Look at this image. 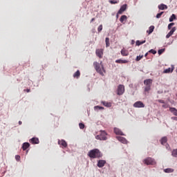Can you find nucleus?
Segmentation results:
<instances>
[{
	"label": "nucleus",
	"instance_id": "nucleus-31",
	"mask_svg": "<svg viewBox=\"0 0 177 177\" xmlns=\"http://www.w3.org/2000/svg\"><path fill=\"white\" fill-rule=\"evenodd\" d=\"M165 172L167 174H171V172H174V169H165Z\"/></svg>",
	"mask_w": 177,
	"mask_h": 177
},
{
	"label": "nucleus",
	"instance_id": "nucleus-30",
	"mask_svg": "<svg viewBox=\"0 0 177 177\" xmlns=\"http://www.w3.org/2000/svg\"><path fill=\"white\" fill-rule=\"evenodd\" d=\"M94 110L97 111V110H104V108L102 106H94Z\"/></svg>",
	"mask_w": 177,
	"mask_h": 177
},
{
	"label": "nucleus",
	"instance_id": "nucleus-27",
	"mask_svg": "<svg viewBox=\"0 0 177 177\" xmlns=\"http://www.w3.org/2000/svg\"><path fill=\"white\" fill-rule=\"evenodd\" d=\"M105 42H106V47L109 48V46H110V39L109 37H106L105 39Z\"/></svg>",
	"mask_w": 177,
	"mask_h": 177
},
{
	"label": "nucleus",
	"instance_id": "nucleus-42",
	"mask_svg": "<svg viewBox=\"0 0 177 177\" xmlns=\"http://www.w3.org/2000/svg\"><path fill=\"white\" fill-rule=\"evenodd\" d=\"M158 102L159 103H162L163 104H165V101L162 100H158Z\"/></svg>",
	"mask_w": 177,
	"mask_h": 177
},
{
	"label": "nucleus",
	"instance_id": "nucleus-17",
	"mask_svg": "<svg viewBox=\"0 0 177 177\" xmlns=\"http://www.w3.org/2000/svg\"><path fill=\"white\" fill-rule=\"evenodd\" d=\"M115 63H118L119 64H125L128 63V60L127 59H117L115 60Z\"/></svg>",
	"mask_w": 177,
	"mask_h": 177
},
{
	"label": "nucleus",
	"instance_id": "nucleus-39",
	"mask_svg": "<svg viewBox=\"0 0 177 177\" xmlns=\"http://www.w3.org/2000/svg\"><path fill=\"white\" fill-rule=\"evenodd\" d=\"M149 53H152L153 55H156V53H157V51H156V50H150L149 51Z\"/></svg>",
	"mask_w": 177,
	"mask_h": 177
},
{
	"label": "nucleus",
	"instance_id": "nucleus-8",
	"mask_svg": "<svg viewBox=\"0 0 177 177\" xmlns=\"http://www.w3.org/2000/svg\"><path fill=\"white\" fill-rule=\"evenodd\" d=\"M95 54L100 59H102V57H103V49H97L95 51Z\"/></svg>",
	"mask_w": 177,
	"mask_h": 177
},
{
	"label": "nucleus",
	"instance_id": "nucleus-26",
	"mask_svg": "<svg viewBox=\"0 0 177 177\" xmlns=\"http://www.w3.org/2000/svg\"><path fill=\"white\" fill-rule=\"evenodd\" d=\"M102 104L105 106V107H111V102H102Z\"/></svg>",
	"mask_w": 177,
	"mask_h": 177
},
{
	"label": "nucleus",
	"instance_id": "nucleus-21",
	"mask_svg": "<svg viewBox=\"0 0 177 177\" xmlns=\"http://www.w3.org/2000/svg\"><path fill=\"white\" fill-rule=\"evenodd\" d=\"M172 71H174V68L173 67L172 68H168L165 69L164 71V73L165 74H169V73H172Z\"/></svg>",
	"mask_w": 177,
	"mask_h": 177
},
{
	"label": "nucleus",
	"instance_id": "nucleus-32",
	"mask_svg": "<svg viewBox=\"0 0 177 177\" xmlns=\"http://www.w3.org/2000/svg\"><path fill=\"white\" fill-rule=\"evenodd\" d=\"M171 155L173 156V157H177V149H174L172 151Z\"/></svg>",
	"mask_w": 177,
	"mask_h": 177
},
{
	"label": "nucleus",
	"instance_id": "nucleus-15",
	"mask_svg": "<svg viewBox=\"0 0 177 177\" xmlns=\"http://www.w3.org/2000/svg\"><path fill=\"white\" fill-rule=\"evenodd\" d=\"M114 133L115 135H121L122 136H124V133H122V131L117 127L114 129Z\"/></svg>",
	"mask_w": 177,
	"mask_h": 177
},
{
	"label": "nucleus",
	"instance_id": "nucleus-33",
	"mask_svg": "<svg viewBox=\"0 0 177 177\" xmlns=\"http://www.w3.org/2000/svg\"><path fill=\"white\" fill-rule=\"evenodd\" d=\"M163 14H164V12H161L160 13H158L156 15V19H160V17H161V16H162Z\"/></svg>",
	"mask_w": 177,
	"mask_h": 177
},
{
	"label": "nucleus",
	"instance_id": "nucleus-23",
	"mask_svg": "<svg viewBox=\"0 0 177 177\" xmlns=\"http://www.w3.org/2000/svg\"><path fill=\"white\" fill-rule=\"evenodd\" d=\"M153 31H154V26H151L147 32L149 34V35H150Z\"/></svg>",
	"mask_w": 177,
	"mask_h": 177
},
{
	"label": "nucleus",
	"instance_id": "nucleus-34",
	"mask_svg": "<svg viewBox=\"0 0 177 177\" xmlns=\"http://www.w3.org/2000/svg\"><path fill=\"white\" fill-rule=\"evenodd\" d=\"M103 30V25H100L97 28L98 32H100Z\"/></svg>",
	"mask_w": 177,
	"mask_h": 177
},
{
	"label": "nucleus",
	"instance_id": "nucleus-1",
	"mask_svg": "<svg viewBox=\"0 0 177 177\" xmlns=\"http://www.w3.org/2000/svg\"><path fill=\"white\" fill-rule=\"evenodd\" d=\"M93 66L97 73H98V74L104 77V74H106V69H104V66L103 65V62L102 61L100 63L97 62H94Z\"/></svg>",
	"mask_w": 177,
	"mask_h": 177
},
{
	"label": "nucleus",
	"instance_id": "nucleus-6",
	"mask_svg": "<svg viewBox=\"0 0 177 177\" xmlns=\"http://www.w3.org/2000/svg\"><path fill=\"white\" fill-rule=\"evenodd\" d=\"M124 92H125V86H124V85L120 84L118 87L117 94L119 96H121V95H124Z\"/></svg>",
	"mask_w": 177,
	"mask_h": 177
},
{
	"label": "nucleus",
	"instance_id": "nucleus-35",
	"mask_svg": "<svg viewBox=\"0 0 177 177\" xmlns=\"http://www.w3.org/2000/svg\"><path fill=\"white\" fill-rule=\"evenodd\" d=\"M175 26V23H170L169 25H168V30H171V28H172V26Z\"/></svg>",
	"mask_w": 177,
	"mask_h": 177
},
{
	"label": "nucleus",
	"instance_id": "nucleus-22",
	"mask_svg": "<svg viewBox=\"0 0 177 177\" xmlns=\"http://www.w3.org/2000/svg\"><path fill=\"white\" fill-rule=\"evenodd\" d=\"M167 142H168V139L167 138V137H163L160 140L161 145H165L167 143Z\"/></svg>",
	"mask_w": 177,
	"mask_h": 177
},
{
	"label": "nucleus",
	"instance_id": "nucleus-4",
	"mask_svg": "<svg viewBox=\"0 0 177 177\" xmlns=\"http://www.w3.org/2000/svg\"><path fill=\"white\" fill-rule=\"evenodd\" d=\"M95 138L98 140H107V133L104 131H101L100 134L95 136Z\"/></svg>",
	"mask_w": 177,
	"mask_h": 177
},
{
	"label": "nucleus",
	"instance_id": "nucleus-7",
	"mask_svg": "<svg viewBox=\"0 0 177 177\" xmlns=\"http://www.w3.org/2000/svg\"><path fill=\"white\" fill-rule=\"evenodd\" d=\"M133 106L136 109H142L145 107V104H143L141 101H137L133 104Z\"/></svg>",
	"mask_w": 177,
	"mask_h": 177
},
{
	"label": "nucleus",
	"instance_id": "nucleus-2",
	"mask_svg": "<svg viewBox=\"0 0 177 177\" xmlns=\"http://www.w3.org/2000/svg\"><path fill=\"white\" fill-rule=\"evenodd\" d=\"M88 156L90 158H100L102 157V153H100L99 149H94L89 151Z\"/></svg>",
	"mask_w": 177,
	"mask_h": 177
},
{
	"label": "nucleus",
	"instance_id": "nucleus-36",
	"mask_svg": "<svg viewBox=\"0 0 177 177\" xmlns=\"http://www.w3.org/2000/svg\"><path fill=\"white\" fill-rule=\"evenodd\" d=\"M110 3H111L112 5H115V3H118V1H115V0H111L109 1Z\"/></svg>",
	"mask_w": 177,
	"mask_h": 177
},
{
	"label": "nucleus",
	"instance_id": "nucleus-9",
	"mask_svg": "<svg viewBox=\"0 0 177 177\" xmlns=\"http://www.w3.org/2000/svg\"><path fill=\"white\" fill-rule=\"evenodd\" d=\"M127 10V4L122 6L118 12V15H122Z\"/></svg>",
	"mask_w": 177,
	"mask_h": 177
},
{
	"label": "nucleus",
	"instance_id": "nucleus-25",
	"mask_svg": "<svg viewBox=\"0 0 177 177\" xmlns=\"http://www.w3.org/2000/svg\"><path fill=\"white\" fill-rule=\"evenodd\" d=\"M145 43H146V40H144V41H142L138 40V41L136 42L137 46H140V45H143V44H145Z\"/></svg>",
	"mask_w": 177,
	"mask_h": 177
},
{
	"label": "nucleus",
	"instance_id": "nucleus-37",
	"mask_svg": "<svg viewBox=\"0 0 177 177\" xmlns=\"http://www.w3.org/2000/svg\"><path fill=\"white\" fill-rule=\"evenodd\" d=\"M141 59H143V55L137 56L136 60V62H139Z\"/></svg>",
	"mask_w": 177,
	"mask_h": 177
},
{
	"label": "nucleus",
	"instance_id": "nucleus-3",
	"mask_svg": "<svg viewBox=\"0 0 177 177\" xmlns=\"http://www.w3.org/2000/svg\"><path fill=\"white\" fill-rule=\"evenodd\" d=\"M151 84H153V80L147 79L144 81V85H145L144 88L145 92H150L151 89Z\"/></svg>",
	"mask_w": 177,
	"mask_h": 177
},
{
	"label": "nucleus",
	"instance_id": "nucleus-5",
	"mask_svg": "<svg viewBox=\"0 0 177 177\" xmlns=\"http://www.w3.org/2000/svg\"><path fill=\"white\" fill-rule=\"evenodd\" d=\"M144 164L146 165H156V160L152 158H147L143 160Z\"/></svg>",
	"mask_w": 177,
	"mask_h": 177
},
{
	"label": "nucleus",
	"instance_id": "nucleus-46",
	"mask_svg": "<svg viewBox=\"0 0 177 177\" xmlns=\"http://www.w3.org/2000/svg\"><path fill=\"white\" fill-rule=\"evenodd\" d=\"M21 124H23V122H21V121L19 122V125H21Z\"/></svg>",
	"mask_w": 177,
	"mask_h": 177
},
{
	"label": "nucleus",
	"instance_id": "nucleus-38",
	"mask_svg": "<svg viewBox=\"0 0 177 177\" xmlns=\"http://www.w3.org/2000/svg\"><path fill=\"white\" fill-rule=\"evenodd\" d=\"M79 127L80 129H84V128H85V124H84V123H80Z\"/></svg>",
	"mask_w": 177,
	"mask_h": 177
},
{
	"label": "nucleus",
	"instance_id": "nucleus-12",
	"mask_svg": "<svg viewBox=\"0 0 177 177\" xmlns=\"http://www.w3.org/2000/svg\"><path fill=\"white\" fill-rule=\"evenodd\" d=\"M106 165V160H100L97 162V167L98 168H103Z\"/></svg>",
	"mask_w": 177,
	"mask_h": 177
},
{
	"label": "nucleus",
	"instance_id": "nucleus-40",
	"mask_svg": "<svg viewBox=\"0 0 177 177\" xmlns=\"http://www.w3.org/2000/svg\"><path fill=\"white\" fill-rule=\"evenodd\" d=\"M164 50H165V49H160L158 51V55H162V53H164Z\"/></svg>",
	"mask_w": 177,
	"mask_h": 177
},
{
	"label": "nucleus",
	"instance_id": "nucleus-41",
	"mask_svg": "<svg viewBox=\"0 0 177 177\" xmlns=\"http://www.w3.org/2000/svg\"><path fill=\"white\" fill-rule=\"evenodd\" d=\"M15 159H16L17 161H20V156L16 155L15 156Z\"/></svg>",
	"mask_w": 177,
	"mask_h": 177
},
{
	"label": "nucleus",
	"instance_id": "nucleus-19",
	"mask_svg": "<svg viewBox=\"0 0 177 177\" xmlns=\"http://www.w3.org/2000/svg\"><path fill=\"white\" fill-rule=\"evenodd\" d=\"M169 111L177 117V109L176 108H169Z\"/></svg>",
	"mask_w": 177,
	"mask_h": 177
},
{
	"label": "nucleus",
	"instance_id": "nucleus-29",
	"mask_svg": "<svg viewBox=\"0 0 177 177\" xmlns=\"http://www.w3.org/2000/svg\"><path fill=\"white\" fill-rule=\"evenodd\" d=\"M127 15H122L120 19V21L121 23H124V21L127 20Z\"/></svg>",
	"mask_w": 177,
	"mask_h": 177
},
{
	"label": "nucleus",
	"instance_id": "nucleus-18",
	"mask_svg": "<svg viewBox=\"0 0 177 177\" xmlns=\"http://www.w3.org/2000/svg\"><path fill=\"white\" fill-rule=\"evenodd\" d=\"M30 147V143L24 142L22 145V149L24 151L27 150Z\"/></svg>",
	"mask_w": 177,
	"mask_h": 177
},
{
	"label": "nucleus",
	"instance_id": "nucleus-13",
	"mask_svg": "<svg viewBox=\"0 0 177 177\" xmlns=\"http://www.w3.org/2000/svg\"><path fill=\"white\" fill-rule=\"evenodd\" d=\"M29 142L32 143V145H38L39 143V139L37 138H32L29 140Z\"/></svg>",
	"mask_w": 177,
	"mask_h": 177
},
{
	"label": "nucleus",
	"instance_id": "nucleus-44",
	"mask_svg": "<svg viewBox=\"0 0 177 177\" xmlns=\"http://www.w3.org/2000/svg\"><path fill=\"white\" fill-rule=\"evenodd\" d=\"M171 120H173L174 121H177V117H171Z\"/></svg>",
	"mask_w": 177,
	"mask_h": 177
},
{
	"label": "nucleus",
	"instance_id": "nucleus-28",
	"mask_svg": "<svg viewBox=\"0 0 177 177\" xmlns=\"http://www.w3.org/2000/svg\"><path fill=\"white\" fill-rule=\"evenodd\" d=\"M175 19H176V15H175V14H172L169 20L170 22H172Z\"/></svg>",
	"mask_w": 177,
	"mask_h": 177
},
{
	"label": "nucleus",
	"instance_id": "nucleus-10",
	"mask_svg": "<svg viewBox=\"0 0 177 177\" xmlns=\"http://www.w3.org/2000/svg\"><path fill=\"white\" fill-rule=\"evenodd\" d=\"M58 145H59V146H61L62 149L67 147V142L64 140H59L58 141Z\"/></svg>",
	"mask_w": 177,
	"mask_h": 177
},
{
	"label": "nucleus",
	"instance_id": "nucleus-11",
	"mask_svg": "<svg viewBox=\"0 0 177 177\" xmlns=\"http://www.w3.org/2000/svg\"><path fill=\"white\" fill-rule=\"evenodd\" d=\"M117 139L119 140V142H121V143H123L124 145H127V143H128V140H127V139L124 137L118 136Z\"/></svg>",
	"mask_w": 177,
	"mask_h": 177
},
{
	"label": "nucleus",
	"instance_id": "nucleus-43",
	"mask_svg": "<svg viewBox=\"0 0 177 177\" xmlns=\"http://www.w3.org/2000/svg\"><path fill=\"white\" fill-rule=\"evenodd\" d=\"M162 107H163V109H168V104H164Z\"/></svg>",
	"mask_w": 177,
	"mask_h": 177
},
{
	"label": "nucleus",
	"instance_id": "nucleus-47",
	"mask_svg": "<svg viewBox=\"0 0 177 177\" xmlns=\"http://www.w3.org/2000/svg\"><path fill=\"white\" fill-rule=\"evenodd\" d=\"M147 55H149V53H147L145 54V57H147Z\"/></svg>",
	"mask_w": 177,
	"mask_h": 177
},
{
	"label": "nucleus",
	"instance_id": "nucleus-20",
	"mask_svg": "<svg viewBox=\"0 0 177 177\" xmlns=\"http://www.w3.org/2000/svg\"><path fill=\"white\" fill-rule=\"evenodd\" d=\"M158 9L160 10H164L165 9H168V6H167L165 4H160L158 6Z\"/></svg>",
	"mask_w": 177,
	"mask_h": 177
},
{
	"label": "nucleus",
	"instance_id": "nucleus-45",
	"mask_svg": "<svg viewBox=\"0 0 177 177\" xmlns=\"http://www.w3.org/2000/svg\"><path fill=\"white\" fill-rule=\"evenodd\" d=\"M92 21H95V18H92L91 20V23H92Z\"/></svg>",
	"mask_w": 177,
	"mask_h": 177
},
{
	"label": "nucleus",
	"instance_id": "nucleus-16",
	"mask_svg": "<svg viewBox=\"0 0 177 177\" xmlns=\"http://www.w3.org/2000/svg\"><path fill=\"white\" fill-rule=\"evenodd\" d=\"M120 53L122 56H128L129 55V51H128V50H126L125 48H123L121 50Z\"/></svg>",
	"mask_w": 177,
	"mask_h": 177
},
{
	"label": "nucleus",
	"instance_id": "nucleus-48",
	"mask_svg": "<svg viewBox=\"0 0 177 177\" xmlns=\"http://www.w3.org/2000/svg\"><path fill=\"white\" fill-rule=\"evenodd\" d=\"M26 92H30V89H27V90H26Z\"/></svg>",
	"mask_w": 177,
	"mask_h": 177
},
{
	"label": "nucleus",
	"instance_id": "nucleus-14",
	"mask_svg": "<svg viewBox=\"0 0 177 177\" xmlns=\"http://www.w3.org/2000/svg\"><path fill=\"white\" fill-rule=\"evenodd\" d=\"M174 31H176V27H174L171 28V30L168 32V34L166 35V38H169L171 36L173 35L174 34Z\"/></svg>",
	"mask_w": 177,
	"mask_h": 177
},
{
	"label": "nucleus",
	"instance_id": "nucleus-24",
	"mask_svg": "<svg viewBox=\"0 0 177 177\" xmlns=\"http://www.w3.org/2000/svg\"><path fill=\"white\" fill-rule=\"evenodd\" d=\"M81 75V73L80 71H77L74 74H73V77L74 78H78Z\"/></svg>",
	"mask_w": 177,
	"mask_h": 177
}]
</instances>
